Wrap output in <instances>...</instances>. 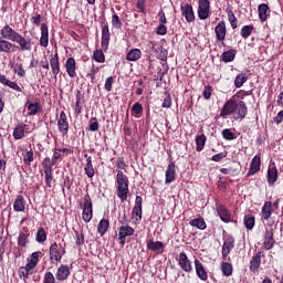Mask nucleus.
Returning a JSON list of instances; mask_svg holds the SVG:
<instances>
[{
  "instance_id": "28",
  "label": "nucleus",
  "mask_w": 283,
  "mask_h": 283,
  "mask_svg": "<svg viewBox=\"0 0 283 283\" xmlns=\"http://www.w3.org/2000/svg\"><path fill=\"white\" fill-rule=\"evenodd\" d=\"M13 211L21 213L25 211V198L23 195H18L13 202Z\"/></svg>"
},
{
  "instance_id": "53",
  "label": "nucleus",
  "mask_w": 283,
  "mask_h": 283,
  "mask_svg": "<svg viewBox=\"0 0 283 283\" xmlns=\"http://www.w3.org/2000/svg\"><path fill=\"white\" fill-rule=\"evenodd\" d=\"M75 244L76 247H83L85 244V234L75 230Z\"/></svg>"
},
{
  "instance_id": "48",
  "label": "nucleus",
  "mask_w": 283,
  "mask_h": 283,
  "mask_svg": "<svg viewBox=\"0 0 283 283\" xmlns=\"http://www.w3.org/2000/svg\"><path fill=\"white\" fill-rule=\"evenodd\" d=\"M221 271L226 277H230V275H233V265L229 262L221 263Z\"/></svg>"
},
{
  "instance_id": "49",
  "label": "nucleus",
  "mask_w": 283,
  "mask_h": 283,
  "mask_svg": "<svg viewBox=\"0 0 283 283\" xmlns=\"http://www.w3.org/2000/svg\"><path fill=\"white\" fill-rule=\"evenodd\" d=\"M50 65H51L52 72H61V67L59 66V53H55L54 55H52L50 60Z\"/></svg>"
},
{
  "instance_id": "51",
  "label": "nucleus",
  "mask_w": 283,
  "mask_h": 283,
  "mask_svg": "<svg viewBox=\"0 0 283 283\" xmlns=\"http://www.w3.org/2000/svg\"><path fill=\"white\" fill-rule=\"evenodd\" d=\"M249 77L244 73H239L234 80V87L240 88Z\"/></svg>"
},
{
  "instance_id": "4",
  "label": "nucleus",
  "mask_w": 283,
  "mask_h": 283,
  "mask_svg": "<svg viewBox=\"0 0 283 283\" xmlns=\"http://www.w3.org/2000/svg\"><path fill=\"white\" fill-rule=\"evenodd\" d=\"M65 253H67L65 247L60 250L59 243L53 242L49 248V258L51 264H59V262L63 260V255H65Z\"/></svg>"
},
{
  "instance_id": "17",
  "label": "nucleus",
  "mask_w": 283,
  "mask_h": 283,
  "mask_svg": "<svg viewBox=\"0 0 283 283\" xmlns=\"http://www.w3.org/2000/svg\"><path fill=\"white\" fill-rule=\"evenodd\" d=\"M17 44L6 39H0V52L3 54H14L17 52Z\"/></svg>"
},
{
  "instance_id": "15",
  "label": "nucleus",
  "mask_w": 283,
  "mask_h": 283,
  "mask_svg": "<svg viewBox=\"0 0 283 283\" xmlns=\"http://www.w3.org/2000/svg\"><path fill=\"white\" fill-rule=\"evenodd\" d=\"M214 33L217 36V42L221 43V45L224 44V39H227V23L224 21H220L216 28H214Z\"/></svg>"
},
{
  "instance_id": "16",
  "label": "nucleus",
  "mask_w": 283,
  "mask_h": 283,
  "mask_svg": "<svg viewBox=\"0 0 283 283\" xmlns=\"http://www.w3.org/2000/svg\"><path fill=\"white\" fill-rule=\"evenodd\" d=\"M28 244H30V229H28V227H23L19 231L18 247H20V249H25Z\"/></svg>"
},
{
  "instance_id": "54",
  "label": "nucleus",
  "mask_w": 283,
  "mask_h": 283,
  "mask_svg": "<svg viewBox=\"0 0 283 283\" xmlns=\"http://www.w3.org/2000/svg\"><path fill=\"white\" fill-rule=\"evenodd\" d=\"M221 135L224 140H235V134L230 128L223 129Z\"/></svg>"
},
{
  "instance_id": "56",
  "label": "nucleus",
  "mask_w": 283,
  "mask_h": 283,
  "mask_svg": "<svg viewBox=\"0 0 283 283\" xmlns=\"http://www.w3.org/2000/svg\"><path fill=\"white\" fill-rule=\"evenodd\" d=\"M45 185L49 189H52V180H54L53 170L44 171Z\"/></svg>"
},
{
  "instance_id": "5",
  "label": "nucleus",
  "mask_w": 283,
  "mask_h": 283,
  "mask_svg": "<svg viewBox=\"0 0 283 283\" xmlns=\"http://www.w3.org/2000/svg\"><path fill=\"white\" fill-rule=\"evenodd\" d=\"M273 216V203L271 201H265L261 210L262 222L268 221V227H273L275 221L271 218Z\"/></svg>"
},
{
  "instance_id": "31",
  "label": "nucleus",
  "mask_w": 283,
  "mask_h": 283,
  "mask_svg": "<svg viewBox=\"0 0 283 283\" xmlns=\"http://www.w3.org/2000/svg\"><path fill=\"white\" fill-rule=\"evenodd\" d=\"M258 12H259V19L264 23L269 19V12H271V9L269 8V4L266 3H261L258 7Z\"/></svg>"
},
{
  "instance_id": "18",
  "label": "nucleus",
  "mask_w": 283,
  "mask_h": 283,
  "mask_svg": "<svg viewBox=\"0 0 283 283\" xmlns=\"http://www.w3.org/2000/svg\"><path fill=\"white\" fill-rule=\"evenodd\" d=\"M260 167H262V157H260V155H256L251 160L250 169L248 171V177L255 176V174L260 171Z\"/></svg>"
},
{
  "instance_id": "21",
  "label": "nucleus",
  "mask_w": 283,
  "mask_h": 283,
  "mask_svg": "<svg viewBox=\"0 0 283 283\" xmlns=\"http://www.w3.org/2000/svg\"><path fill=\"white\" fill-rule=\"evenodd\" d=\"M195 269L199 280H201L202 282H207V280H209V274H207V270H205V265H202V262H200V260L198 259L195 260Z\"/></svg>"
},
{
  "instance_id": "30",
  "label": "nucleus",
  "mask_w": 283,
  "mask_h": 283,
  "mask_svg": "<svg viewBox=\"0 0 283 283\" xmlns=\"http://www.w3.org/2000/svg\"><path fill=\"white\" fill-rule=\"evenodd\" d=\"M109 25L105 24L102 28V50H107L109 48Z\"/></svg>"
},
{
  "instance_id": "37",
  "label": "nucleus",
  "mask_w": 283,
  "mask_h": 283,
  "mask_svg": "<svg viewBox=\"0 0 283 283\" xmlns=\"http://www.w3.org/2000/svg\"><path fill=\"white\" fill-rule=\"evenodd\" d=\"M189 224L190 227H196V229H199L200 231H205V229H207V222L202 217H198L197 219L190 220Z\"/></svg>"
},
{
  "instance_id": "6",
  "label": "nucleus",
  "mask_w": 283,
  "mask_h": 283,
  "mask_svg": "<svg viewBox=\"0 0 283 283\" xmlns=\"http://www.w3.org/2000/svg\"><path fill=\"white\" fill-rule=\"evenodd\" d=\"M232 249H235V238L229 233L223 234L222 256L228 258Z\"/></svg>"
},
{
  "instance_id": "34",
  "label": "nucleus",
  "mask_w": 283,
  "mask_h": 283,
  "mask_svg": "<svg viewBox=\"0 0 283 283\" xmlns=\"http://www.w3.org/2000/svg\"><path fill=\"white\" fill-rule=\"evenodd\" d=\"M0 83L2 85H7V87H10V90H14V92H22L21 86L17 84V82H12L10 80H7L4 75L0 73Z\"/></svg>"
},
{
  "instance_id": "62",
  "label": "nucleus",
  "mask_w": 283,
  "mask_h": 283,
  "mask_svg": "<svg viewBox=\"0 0 283 283\" xmlns=\"http://www.w3.org/2000/svg\"><path fill=\"white\" fill-rule=\"evenodd\" d=\"M132 112H134V114L136 116H140V114H143V105L138 102H136L133 106H132Z\"/></svg>"
},
{
  "instance_id": "23",
  "label": "nucleus",
  "mask_w": 283,
  "mask_h": 283,
  "mask_svg": "<svg viewBox=\"0 0 283 283\" xmlns=\"http://www.w3.org/2000/svg\"><path fill=\"white\" fill-rule=\"evenodd\" d=\"M40 45L42 48H48V45H50V30L45 23L41 24Z\"/></svg>"
},
{
  "instance_id": "13",
  "label": "nucleus",
  "mask_w": 283,
  "mask_h": 283,
  "mask_svg": "<svg viewBox=\"0 0 283 283\" xmlns=\"http://www.w3.org/2000/svg\"><path fill=\"white\" fill-rule=\"evenodd\" d=\"M57 128L62 136H67V132H70V123L67 122V115L65 111L60 113V118L57 119Z\"/></svg>"
},
{
  "instance_id": "24",
  "label": "nucleus",
  "mask_w": 283,
  "mask_h": 283,
  "mask_svg": "<svg viewBox=\"0 0 283 283\" xmlns=\"http://www.w3.org/2000/svg\"><path fill=\"white\" fill-rule=\"evenodd\" d=\"M262 264V252H258L256 255L252 256L250 261L249 271L251 273H258L260 265Z\"/></svg>"
},
{
  "instance_id": "9",
  "label": "nucleus",
  "mask_w": 283,
  "mask_h": 283,
  "mask_svg": "<svg viewBox=\"0 0 283 283\" xmlns=\"http://www.w3.org/2000/svg\"><path fill=\"white\" fill-rule=\"evenodd\" d=\"M274 230L273 228L265 229L264 237H263V249L265 251H271L273 247H275V238H274Z\"/></svg>"
},
{
  "instance_id": "2",
  "label": "nucleus",
  "mask_w": 283,
  "mask_h": 283,
  "mask_svg": "<svg viewBox=\"0 0 283 283\" xmlns=\"http://www.w3.org/2000/svg\"><path fill=\"white\" fill-rule=\"evenodd\" d=\"M115 180L117 198H119L122 202H125L129 196V177H127L123 170H117Z\"/></svg>"
},
{
  "instance_id": "39",
  "label": "nucleus",
  "mask_w": 283,
  "mask_h": 283,
  "mask_svg": "<svg viewBox=\"0 0 283 283\" xmlns=\"http://www.w3.org/2000/svg\"><path fill=\"white\" fill-rule=\"evenodd\" d=\"M13 137L15 140H21L25 138V125H18L13 129Z\"/></svg>"
},
{
  "instance_id": "64",
  "label": "nucleus",
  "mask_w": 283,
  "mask_h": 283,
  "mask_svg": "<svg viewBox=\"0 0 283 283\" xmlns=\"http://www.w3.org/2000/svg\"><path fill=\"white\" fill-rule=\"evenodd\" d=\"M61 157H62V155H61L59 148H54V149H53V156H52V159H51V160H53V163H54L55 165H59V160H61Z\"/></svg>"
},
{
  "instance_id": "36",
  "label": "nucleus",
  "mask_w": 283,
  "mask_h": 283,
  "mask_svg": "<svg viewBox=\"0 0 283 283\" xmlns=\"http://www.w3.org/2000/svg\"><path fill=\"white\" fill-rule=\"evenodd\" d=\"M237 54L238 51L235 49H230L221 54L220 60L223 61V63H231V61L235 59Z\"/></svg>"
},
{
  "instance_id": "29",
  "label": "nucleus",
  "mask_w": 283,
  "mask_h": 283,
  "mask_svg": "<svg viewBox=\"0 0 283 283\" xmlns=\"http://www.w3.org/2000/svg\"><path fill=\"white\" fill-rule=\"evenodd\" d=\"M75 101L74 112L76 116H78V114H83V104L85 103V97L81 94V91H76Z\"/></svg>"
},
{
  "instance_id": "38",
  "label": "nucleus",
  "mask_w": 283,
  "mask_h": 283,
  "mask_svg": "<svg viewBox=\"0 0 283 283\" xmlns=\"http://www.w3.org/2000/svg\"><path fill=\"white\" fill-rule=\"evenodd\" d=\"M22 151L23 163L24 165H28V167H30V165L34 163V150L30 148V150L22 149Z\"/></svg>"
},
{
  "instance_id": "43",
  "label": "nucleus",
  "mask_w": 283,
  "mask_h": 283,
  "mask_svg": "<svg viewBox=\"0 0 283 283\" xmlns=\"http://www.w3.org/2000/svg\"><path fill=\"white\" fill-rule=\"evenodd\" d=\"M48 240V232H45V228H39L35 233V241L39 244H43Z\"/></svg>"
},
{
  "instance_id": "10",
  "label": "nucleus",
  "mask_w": 283,
  "mask_h": 283,
  "mask_svg": "<svg viewBox=\"0 0 283 283\" xmlns=\"http://www.w3.org/2000/svg\"><path fill=\"white\" fill-rule=\"evenodd\" d=\"M19 32L17 30L12 29L10 24H6L1 30H0V36L7 41H11L14 43L17 41V38L19 36Z\"/></svg>"
},
{
  "instance_id": "27",
  "label": "nucleus",
  "mask_w": 283,
  "mask_h": 283,
  "mask_svg": "<svg viewBox=\"0 0 283 283\" xmlns=\"http://www.w3.org/2000/svg\"><path fill=\"white\" fill-rule=\"evenodd\" d=\"M34 268H31L30 264H25V266H21L19 270H18V275L20 277V280H23V282H28V277H30V275H32V270Z\"/></svg>"
},
{
  "instance_id": "7",
  "label": "nucleus",
  "mask_w": 283,
  "mask_h": 283,
  "mask_svg": "<svg viewBox=\"0 0 283 283\" xmlns=\"http://www.w3.org/2000/svg\"><path fill=\"white\" fill-rule=\"evenodd\" d=\"M13 43L19 45V50H21V52H31L32 45H34L31 38H25L21 33L18 34V38H15Z\"/></svg>"
},
{
  "instance_id": "58",
  "label": "nucleus",
  "mask_w": 283,
  "mask_h": 283,
  "mask_svg": "<svg viewBox=\"0 0 283 283\" xmlns=\"http://www.w3.org/2000/svg\"><path fill=\"white\" fill-rule=\"evenodd\" d=\"M94 61H97V63H103L105 61V54L101 50H96L93 53Z\"/></svg>"
},
{
  "instance_id": "52",
  "label": "nucleus",
  "mask_w": 283,
  "mask_h": 283,
  "mask_svg": "<svg viewBox=\"0 0 283 283\" xmlns=\"http://www.w3.org/2000/svg\"><path fill=\"white\" fill-rule=\"evenodd\" d=\"M101 125L98 124V119L96 117H92L87 127V132H98Z\"/></svg>"
},
{
  "instance_id": "33",
  "label": "nucleus",
  "mask_w": 283,
  "mask_h": 283,
  "mask_svg": "<svg viewBox=\"0 0 283 283\" xmlns=\"http://www.w3.org/2000/svg\"><path fill=\"white\" fill-rule=\"evenodd\" d=\"M148 251H163L165 249V243L161 241H154L153 239L147 240L146 242Z\"/></svg>"
},
{
  "instance_id": "63",
  "label": "nucleus",
  "mask_w": 283,
  "mask_h": 283,
  "mask_svg": "<svg viewBox=\"0 0 283 283\" xmlns=\"http://www.w3.org/2000/svg\"><path fill=\"white\" fill-rule=\"evenodd\" d=\"M112 24L114 25V28H123V22H120V18L118 17V14H113Z\"/></svg>"
},
{
  "instance_id": "35",
  "label": "nucleus",
  "mask_w": 283,
  "mask_h": 283,
  "mask_svg": "<svg viewBox=\"0 0 283 283\" xmlns=\"http://www.w3.org/2000/svg\"><path fill=\"white\" fill-rule=\"evenodd\" d=\"M39 258H43V252L41 251H36L33 252L30 258L27 259V264H29V266L36 269V264H39Z\"/></svg>"
},
{
  "instance_id": "20",
  "label": "nucleus",
  "mask_w": 283,
  "mask_h": 283,
  "mask_svg": "<svg viewBox=\"0 0 283 283\" xmlns=\"http://www.w3.org/2000/svg\"><path fill=\"white\" fill-rule=\"evenodd\" d=\"M217 213H218L220 220L222 222H226V224H229V222H231V212H229V209H227V206L218 205Z\"/></svg>"
},
{
  "instance_id": "46",
  "label": "nucleus",
  "mask_w": 283,
  "mask_h": 283,
  "mask_svg": "<svg viewBox=\"0 0 283 283\" xmlns=\"http://www.w3.org/2000/svg\"><path fill=\"white\" fill-rule=\"evenodd\" d=\"M207 143V136L205 134L199 135L196 137V150L197 151H202L205 149V145Z\"/></svg>"
},
{
  "instance_id": "40",
  "label": "nucleus",
  "mask_w": 283,
  "mask_h": 283,
  "mask_svg": "<svg viewBox=\"0 0 283 283\" xmlns=\"http://www.w3.org/2000/svg\"><path fill=\"white\" fill-rule=\"evenodd\" d=\"M109 229V220L107 219H102L97 226V233L99 235H105Z\"/></svg>"
},
{
  "instance_id": "45",
  "label": "nucleus",
  "mask_w": 283,
  "mask_h": 283,
  "mask_svg": "<svg viewBox=\"0 0 283 283\" xmlns=\"http://www.w3.org/2000/svg\"><path fill=\"white\" fill-rule=\"evenodd\" d=\"M226 12L228 14V20L230 21L232 30H235L238 28V18L235 17V13H233L231 8H227Z\"/></svg>"
},
{
  "instance_id": "14",
  "label": "nucleus",
  "mask_w": 283,
  "mask_h": 283,
  "mask_svg": "<svg viewBox=\"0 0 283 283\" xmlns=\"http://www.w3.org/2000/svg\"><path fill=\"white\" fill-rule=\"evenodd\" d=\"M198 18L201 21H205L211 17V2H201L198 3Z\"/></svg>"
},
{
  "instance_id": "3",
  "label": "nucleus",
  "mask_w": 283,
  "mask_h": 283,
  "mask_svg": "<svg viewBox=\"0 0 283 283\" xmlns=\"http://www.w3.org/2000/svg\"><path fill=\"white\" fill-rule=\"evenodd\" d=\"M82 209V220L86 223L92 222V219L94 218V203H92V197L90 193L84 196V203Z\"/></svg>"
},
{
  "instance_id": "60",
  "label": "nucleus",
  "mask_w": 283,
  "mask_h": 283,
  "mask_svg": "<svg viewBox=\"0 0 283 283\" xmlns=\"http://www.w3.org/2000/svg\"><path fill=\"white\" fill-rule=\"evenodd\" d=\"M213 93V87L211 85H207L203 88L202 96L206 101L211 98V94Z\"/></svg>"
},
{
  "instance_id": "47",
  "label": "nucleus",
  "mask_w": 283,
  "mask_h": 283,
  "mask_svg": "<svg viewBox=\"0 0 283 283\" xmlns=\"http://www.w3.org/2000/svg\"><path fill=\"white\" fill-rule=\"evenodd\" d=\"M28 116H36L38 112H41V105L39 102L28 104Z\"/></svg>"
},
{
  "instance_id": "8",
  "label": "nucleus",
  "mask_w": 283,
  "mask_h": 283,
  "mask_svg": "<svg viewBox=\"0 0 283 283\" xmlns=\"http://www.w3.org/2000/svg\"><path fill=\"white\" fill-rule=\"evenodd\" d=\"M177 262L181 271L185 273H193V265L191 264L189 256H187V253L180 252Z\"/></svg>"
},
{
  "instance_id": "26",
  "label": "nucleus",
  "mask_w": 283,
  "mask_h": 283,
  "mask_svg": "<svg viewBox=\"0 0 283 283\" xmlns=\"http://www.w3.org/2000/svg\"><path fill=\"white\" fill-rule=\"evenodd\" d=\"M56 280L59 282H63L70 277V266L62 264L59 266L56 274H55Z\"/></svg>"
},
{
  "instance_id": "25",
  "label": "nucleus",
  "mask_w": 283,
  "mask_h": 283,
  "mask_svg": "<svg viewBox=\"0 0 283 283\" xmlns=\"http://www.w3.org/2000/svg\"><path fill=\"white\" fill-rule=\"evenodd\" d=\"M266 180H268L269 187H273V185L277 182V167H275V164H273L272 166H269Z\"/></svg>"
},
{
  "instance_id": "42",
  "label": "nucleus",
  "mask_w": 283,
  "mask_h": 283,
  "mask_svg": "<svg viewBox=\"0 0 283 283\" xmlns=\"http://www.w3.org/2000/svg\"><path fill=\"white\" fill-rule=\"evenodd\" d=\"M254 30H255V27H253V24L243 25L241 28L240 34L242 39H249L251 34H253Z\"/></svg>"
},
{
  "instance_id": "19",
  "label": "nucleus",
  "mask_w": 283,
  "mask_h": 283,
  "mask_svg": "<svg viewBox=\"0 0 283 283\" xmlns=\"http://www.w3.org/2000/svg\"><path fill=\"white\" fill-rule=\"evenodd\" d=\"M181 13L188 23H193L196 21V14L193 13V7L189 3L181 6Z\"/></svg>"
},
{
  "instance_id": "59",
  "label": "nucleus",
  "mask_w": 283,
  "mask_h": 283,
  "mask_svg": "<svg viewBox=\"0 0 283 283\" xmlns=\"http://www.w3.org/2000/svg\"><path fill=\"white\" fill-rule=\"evenodd\" d=\"M161 107H164L165 109H169V107H171V95L169 94V92H165V98Z\"/></svg>"
},
{
  "instance_id": "32",
  "label": "nucleus",
  "mask_w": 283,
  "mask_h": 283,
  "mask_svg": "<svg viewBox=\"0 0 283 283\" xmlns=\"http://www.w3.org/2000/svg\"><path fill=\"white\" fill-rule=\"evenodd\" d=\"M84 158H86V165L84 167V171L87 176V178H94V164H92V156H88L87 154L84 155Z\"/></svg>"
},
{
  "instance_id": "55",
  "label": "nucleus",
  "mask_w": 283,
  "mask_h": 283,
  "mask_svg": "<svg viewBox=\"0 0 283 283\" xmlns=\"http://www.w3.org/2000/svg\"><path fill=\"white\" fill-rule=\"evenodd\" d=\"M66 72H76V61L74 60V57H69L66 60Z\"/></svg>"
},
{
  "instance_id": "61",
  "label": "nucleus",
  "mask_w": 283,
  "mask_h": 283,
  "mask_svg": "<svg viewBox=\"0 0 283 283\" xmlns=\"http://www.w3.org/2000/svg\"><path fill=\"white\" fill-rule=\"evenodd\" d=\"M133 216L137 217V222L143 220V207L134 206Z\"/></svg>"
},
{
  "instance_id": "57",
  "label": "nucleus",
  "mask_w": 283,
  "mask_h": 283,
  "mask_svg": "<svg viewBox=\"0 0 283 283\" xmlns=\"http://www.w3.org/2000/svg\"><path fill=\"white\" fill-rule=\"evenodd\" d=\"M227 156H229V153L227 150L216 154L211 157V160H213V163H220L221 160H224V158H227Z\"/></svg>"
},
{
  "instance_id": "41",
  "label": "nucleus",
  "mask_w": 283,
  "mask_h": 283,
  "mask_svg": "<svg viewBox=\"0 0 283 283\" xmlns=\"http://www.w3.org/2000/svg\"><path fill=\"white\" fill-rule=\"evenodd\" d=\"M140 56H143V51H140V49H133L126 54L127 61H138Z\"/></svg>"
},
{
  "instance_id": "50",
  "label": "nucleus",
  "mask_w": 283,
  "mask_h": 283,
  "mask_svg": "<svg viewBox=\"0 0 283 283\" xmlns=\"http://www.w3.org/2000/svg\"><path fill=\"white\" fill-rule=\"evenodd\" d=\"M56 165L55 163H53V160L50 157H45L42 160V168L43 171H53V166Z\"/></svg>"
},
{
  "instance_id": "12",
  "label": "nucleus",
  "mask_w": 283,
  "mask_h": 283,
  "mask_svg": "<svg viewBox=\"0 0 283 283\" xmlns=\"http://www.w3.org/2000/svg\"><path fill=\"white\" fill-rule=\"evenodd\" d=\"M150 45L159 61H167V55L169 54V52L167 51V49H164L163 43L150 41Z\"/></svg>"
},
{
  "instance_id": "44",
  "label": "nucleus",
  "mask_w": 283,
  "mask_h": 283,
  "mask_svg": "<svg viewBox=\"0 0 283 283\" xmlns=\"http://www.w3.org/2000/svg\"><path fill=\"white\" fill-rule=\"evenodd\" d=\"M243 224L248 231H251L255 227V217L253 214H245L243 219Z\"/></svg>"
},
{
  "instance_id": "11",
  "label": "nucleus",
  "mask_w": 283,
  "mask_h": 283,
  "mask_svg": "<svg viewBox=\"0 0 283 283\" xmlns=\"http://www.w3.org/2000/svg\"><path fill=\"white\" fill-rule=\"evenodd\" d=\"M134 233H136V230H134V228H132L130 226L119 227L118 228L119 244L122 247H125V242H126L127 238H129V235H134Z\"/></svg>"
},
{
  "instance_id": "22",
  "label": "nucleus",
  "mask_w": 283,
  "mask_h": 283,
  "mask_svg": "<svg viewBox=\"0 0 283 283\" xmlns=\"http://www.w3.org/2000/svg\"><path fill=\"white\" fill-rule=\"evenodd\" d=\"M176 181V164L170 161L166 169V178L165 184L171 185V182Z\"/></svg>"
},
{
  "instance_id": "1",
  "label": "nucleus",
  "mask_w": 283,
  "mask_h": 283,
  "mask_svg": "<svg viewBox=\"0 0 283 283\" xmlns=\"http://www.w3.org/2000/svg\"><path fill=\"white\" fill-rule=\"evenodd\" d=\"M249 114V108L247 107V103L244 101H238L235 97L228 99L220 111L221 118H228V116L233 115L234 120L239 118L242 120L247 118Z\"/></svg>"
}]
</instances>
